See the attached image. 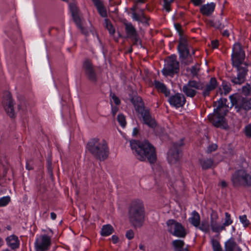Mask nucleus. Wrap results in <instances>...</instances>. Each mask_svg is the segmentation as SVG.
<instances>
[{"label": "nucleus", "instance_id": "obj_4", "mask_svg": "<svg viewBox=\"0 0 251 251\" xmlns=\"http://www.w3.org/2000/svg\"><path fill=\"white\" fill-rule=\"evenodd\" d=\"M146 212L143 201L138 199L132 200L128 207L129 221L135 228H140L145 221Z\"/></svg>", "mask_w": 251, "mask_h": 251}, {"label": "nucleus", "instance_id": "obj_5", "mask_svg": "<svg viewBox=\"0 0 251 251\" xmlns=\"http://www.w3.org/2000/svg\"><path fill=\"white\" fill-rule=\"evenodd\" d=\"M86 148L94 157L100 161H104L108 158L109 148L107 142L104 139L91 138L88 142Z\"/></svg>", "mask_w": 251, "mask_h": 251}, {"label": "nucleus", "instance_id": "obj_26", "mask_svg": "<svg viewBox=\"0 0 251 251\" xmlns=\"http://www.w3.org/2000/svg\"><path fill=\"white\" fill-rule=\"evenodd\" d=\"M182 91L186 97L191 98H194L198 93L197 90L189 87L186 84L183 86Z\"/></svg>", "mask_w": 251, "mask_h": 251}, {"label": "nucleus", "instance_id": "obj_54", "mask_svg": "<svg viewBox=\"0 0 251 251\" xmlns=\"http://www.w3.org/2000/svg\"><path fill=\"white\" fill-rule=\"evenodd\" d=\"M199 228L200 229V230L205 233L208 232L209 230L208 226L204 225L203 224H202L201 226H199Z\"/></svg>", "mask_w": 251, "mask_h": 251}, {"label": "nucleus", "instance_id": "obj_51", "mask_svg": "<svg viewBox=\"0 0 251 251\" xmlns=\"http://www.w3.org/2000/svg\"><path fill=\"white\" fill-rule=\"evenodd\" d=\"M211 227L212 230L215 233H219V226L217 225L216 222L212 223L211 224Z\"/></svg>", "mask_w": 251, "mask_h": 251}, {"label": "nucleus", "instance_id": "obj_3", "mask_svg": "<svg viewBox=\"0 0 251 251\" xmlns=\"http://www.w3.org/2000/svg\"><path fill=\"white\" fill-rule=\"evenodd\" d=\"M227 99L220 98L218 101V106L213 110V113L209 114L207 118L209 122L217 128L227 130L229 128L227 121L225 118L228 110L226 105Z\"/></svg>", "mask_w": 251, "mask_h": 251}, {"label": "nucleus", "instance_id": "obj_22", "mask_svg": "<svg viewBox=\"0 0 251 251\" xmlns=\"http://www.w3.org/2000/svg\"><path fill=\"white\" fill-rule=\"evenodd\" d=\"M154 86L159 92L163 94L165 97H169L170 90L168 89L164 83L158 80L154 81Z\"/></svg>", "mask_w": 251, "mask_h": 251}, {"label": "nucleus", "instance_id": "obj_43", "mask_svg": "<svg viewBox=\"0 0 251 251\" xmlns=\"http://www.w3.org/2000/svg\"><path fill=\"white\" fill-rule=\"evenodd\" d=\"M232 223L233 220L231 218V215L228 212H226L225 222L224 223V225L229 226L231 225Z\"/></svg>", "mask_w": 251, "mask_h": 251}, {"label": "nucleus", "instance_id": "obj_21", "mask_svg": "<svg viewBox=\"0 0 251 251\" xmlns=\"http://www.w3.org/2000/svg\"><path fill=\"white\" fill-rule=\"evenodd\" d=\"M97 8L98 12L103 18L107 16V11L103 2L101 0H91Z\"/></svg>", "mask_w": 251, "mask_h": 251}, {"label": "nucleus", "instance_id": "obj_39", "mask_svg": "<svg viewBox=\"0 0 251 251\" xmlns=\"http://www.w3.org/2000/svg\"><path fill=\"white\" fill-rule=\"evenodd\" d=\"M240 222L244 227H247L250 225V221L247 219L246 215H241L239 217Z\"/></svg>", "mask_w": 251, "mask_h": 251}, {"label": "nucleus", "instance_id": "obj_31", "mask_svg": "<svg viewBox=\"0 0 251 251\" xmlns=\"http://www.w3.org/2000/svg\"><path fill=\"white\" fill-rule=\"evenodd\" d=\"M236 244L233 238H230L225 244V251H233Z\"/></svg>", "mask_w": 251, "mask_h": 251}, {"label": "nucleus", "instance_id": "obj_55", "mask_svg": "<svg viewBox=\"0 0 251 251\" xmlns=\"http://www.w3.org/2000/svg\"><path fill=\"white\" fill-rule=\"evenodd\" d=\"M212 48L214 49H217L219 46V42L218 40H213L211 41Z\"/></svg>", "mask_w": 251, "mask_h": 251}, {"label": "nucleus", "instance_id": "obj_32", "mask_svg": "<svg viewBox=\"0 0 251 251\" xmlns=\"http://www.w3.org/2000/svg\"><path fill=\"white\" fill-rule=\"evenodd\" d=\"M104 24L105 27L108 30L109 34L111 35H113L115 33V29L110 20L108 19H105Z\"/></svg>", "mask_w": 251, "mask_h": 251}, {"label": "nucleus", "instance_id": "obj_35", "mask_svg": "<svg viewBox=\"0 0 251 251\" xmlns=\"http://www.w3.org/2000/svg\"><path fill=\"white\" fill-rule=\"evenodd\" d=\"M11 201V198L9 196H3L0 198V207L7 206Z\"/></svg>", "mask_w": 251, "mask_h": 251}, {"label": "nucleus", "instance_id": "obj_42", "mask_svg": "<svg viewBox=\"0 0 251 251\" xmlns=\"http://www.w3.org/2000/svg\"><path fill=\"white\" fill-rule=\"evenodd\" d=\"M110 97L111 98L110 101H111L112 102H114L116 105H119L120 104L121 100L114 93L111 92Z\"/></svg>", "mask_w": 251, "mask_h": 251}, {"label": "nucleus", "instance_id": "obj_1", "mask_svg": "<svg viewBox=\"0 0 251 251\" xmlns=\"http://www.w3.org/2000/svg\"><path fill=\"white\" fill-rule=\"evenodd\" d=\"M231 64L235 70L236 75H231L230 80L233 85H241L246 80L251 63L246 59L245 51L242 44L239 42L235 43L232 46Z\"/></svg>", "mask_w": 251, "mask_h": 251}, {"label": "nucleus", "instance_id": "obj_9", "mask_svg": "<svg viewBox=\"0 0 251 251\" xmlns=\"http://www.w3.org/2000/svg\"><path fill=\"white\" fill-rule=\"evenodd\" d=\"M82 70L85 76L90 81L94 83L97 82L99 68L93 65L91 60L86 58L83 61Z\"/></svg>", "mask_w": 251, "mask_h": 251}, {"label": "nucleus", "instance_id": "obj_19", "mask_svg": "<svg viewBox=\"0 0 251 251\" xmlns=\"http://www.w3.org/2000/svg\"><path fill=\"white\" fill-rule=\"evenodd\" d=\"M5 241L7 245L12 250H16L20 247V241L15 234L7 236L5 238Z\"/></svg>", "mask_w": 251, "mask_h": 251}, {"label": "nucleus", "instance_id": "obj_50", "mask_svg": "<svg viewBox=\"0 0 251 251\" xmlns=\"http://www.w3.org/2000/svg\"><path fill=\"white\" fill-rule=\"evenodd\" d=\"M195 52L196 50L193 49L192 52H190V56H189V59H187V61L185 62V65H189L193 62V56L195 54Z\"/></svg>", "mask_w": 251, "mask_h": 251}, {"label": "nucleus", "instance_id": "obj_48", "mask_svg": "<svg viewBox=\"0 0 251 251\" xmlns=\"http://www.w3.org/2000/svg\"><path fill=\"white\" fill-rule=\"evenodd\" d=\"M225 27V25L219 20L214 21V28L219 30H222Z\"/></svg>", "mask_w": 251, "mask_h": 251}, {"label": "nucleus", "instance_id": "obj_27", "mask_svg": "<svg viewBox=\"0 0 251 251\" xmlns=\"http://www.w3.org/2000/svg\"><path fill=\"white\" fill-rule=\"evenodd\" d=\"M186 84L189 87H191L193 89L194 88L196 90H201L203 88V83L201 81H197L195 80H189Z\"/></svg>", "mask_w": 251, "mask_h": 251}, {"label": "nucleus", "instance_id": "obj_15", "mask_svg": "<svg viewBox=\"0 0 251 251\" xmlns=\"http://www.w3.org/2000/svg\"><path fill=\"white\" fill-rule=\"evenodd\" d=\"M177 50L179 59L185 63L187 60L189 59V56H190V51L187 40H179Z\"/></svg>", "mask_w": 251, "mask_h": 251}, {"label": "nucleus", "instance_id": "obj_6", "mask_svg": "<svg viewBox=\"0 0 251 251\" xmlns=\"http://www.w3.org/2000/svg\"><path fill=\"white\" fill-rule=\"evenodd\" d=\"M131 101L136 112L142 118L144 123L151 128H155L157 123L154 118L152 117L150 109L145 106L142 98L138 96H134L131 98Z\"/></svg>", "mask_w": 251, "mask_h": 251}, {"label": "nucleus", "instance_id": "obj_20", "mask_svg": "<svg viewBox=\"0 0 251 251\" xmlns=\"http://www.w3.org/2000/svg\"><path fill=\"white\" fill-rule=\"evenodd\" d=\"M215 7L216 4L214 2L207 3L201 6L200 11L203 16H210L214 12Z\"/></svg>", "mask_w": 251, "mask_h": 251}, {"label": "nucleus", "instance_id": "obj_49", "mask_svg": "<svg viewBox=\"0 0 251 251\" xmlns=\"http://www.w3.org/2000/svg\"><path fill=\"white\" fill-rule=\"evenodd\" d=\"M110 105L111 107V113L113 117H115L117 113L119 110V108L117 106L118 105L114 106L112 101H111Z\"/></svg>", "mask_w": 251, "mask_h": 251}, {"label": "nucleus", "instance_id": "obj_29", "mask_svg": "<svg viewBox=\"0 0 251 251\" xmlns=\"http://www.w3.org/2000/svg\"><path fill=\"white\" fill-rule=\"evenodd\" d=\"M69 7L72 16V18L74 22H78V21H79V20H80V18L78 15L77 7L75 6V4L73 3H71L69 5Z\"/></svg>", "mask_w": 251, "mask_h": 251}, {"label": "nucleus", "instance_id": "obj_38", "mask_svg": "<svg viewBox=\"0 0 251 251\" xmlns=\"http://www.w3.org/2000/svg\"><path fill=\"white\" fill-rule=\"evenodd\" d=\"M211 244L213 251H222L221 246L218 241L212 239L211 240Z\"/></svg>", "mask_w": 251, "mask_h": 251}, {"label": "nucleus", "instance_id": "obj_59", "mask_svg": "<svg viewBox=\"0 0 251 251\" xmlns=\"http://www.w3.org/2000/svg\"><path fill=\"white\" fill-rule=\"evenodd\" d=\"M25 168L26 170L29 171L32 170L33 169V166L30 164V162L28 161H26L25 164Z\"/></svg>", "mask_w": 251, "mask_h": 251}, {"label": "nucleus", "instance_id": "obj_30", "mask_svg": "<svg viewBox=\"0 0 251 251\" xmlns=\"http://www.w3.org/2000/svg\"><path fill=\"white\" fill-rule=\"evenodd\" d=\"M138 5L133 2V6L129 9V11L127 12L128 14L131 16L133 21L139 20L138 18V13L136 12Z\"/></svg>", "mask_w": 251, "mask_h": 251}, {"label": "nucleus", "instance_id": "obj_46", "mask_svg": "<svg viewBox=\"0 0 251 251\" xmlns=\"http://www.w3.org/2000/svg\"><path fill=\"white\" fill-rule=\"evenodd\" d=\"M190 71L192 75L196 76L199 72V68H198L197 65L196 64L191 67Z\"/></svg>", "mask_w": 251, "mask_h": 251}, {"label": "nucleus", "instance_id": "obj_7", "mask_svg": "<svg viewBox=\"0 0 251 251\" xmlns=\"http://www.w3.org/2000/svg\"><path fill=\"white\" fill-rule=\"evenodd\" d=\"M231 107H234L236 112L244 116L251 110V98L244 97L238 93H235L229 97Z\"/></svg>", "mask_w": 251, "mask_h": 251}, {"label": "nucleus", "instance_id": "obj_47", "mask_svg": "<svg viewBox=\"0 0 251 251\" xmlns=\"http://www.w3.org/2000/svg\"><path fill=\"white\" fill-rule=\"evenodd\" d=\"M18 108L20 110H21L24 113H25L28 110L26 102H21L18 105Z\"/></svg>", "mask_w": 251, "mask_h": 251}, {"label": "nucleus", "instance_id": "obj_53", "mask_svg": "<svg viewBox=\"0 0 251 251\" xmlns=\"http://www.w3.org/2000/svg\"><path fill=\"white\" fill-rule=\"evenodd\" d=\"M134 236V233L132 230L130 229L126 231V238L128 239L129 240H131L133 238Z\"/></svg>", "mask_w": 251, "mask_h": 251}, {"label": "nucleus", "instance_id": "obj_23", "mask_svg": "<svg viewBox=\"0 0 251 251\" xmlns=\"http://www.w3.org/2000/svg\"><path fill=\"white\" fill-rule=\"evenodd\" d=\"M185 243L183 240L176 239L172 242L174 251H189L187 248H184Z\"/></svg>", "mask_w": 251, "mask_h": 251}, {"label": "nucleus", "instance_id": "obj_17", "mask_svg": "<svg viewBox=\"0 0 251 251\" xmlns=\"http://www.w3.org/2000/svg\"><path fill=\"white\" fill-rule=\"evenodd\" d=\"M186 101L184 96L179 93H177L174 95L170 97L168 102L170 104L176 108L183 107Z\"/></svg>", "mask_w": 251, "mask_h": 251}, {"label": "nucleus", "instance_id": "obj_8", "mask_svg": "<svg viewBox=\"0 0 251 251\" xmlns=\"http://www.w3.org/2000/svg\"><path fill=\"white\" fill-rule=\"evenodd\" d=\"M233 186L251 187V175L243 169L235 171L231 176Z\"/></svg>", "mask_w": 251, "mask_h": 251}, {"label": "nucleus", "instance_id": "obj_44", "mask_svg": "<svg viewBox=\"0 0 251 251\" xmlns=\"http://www.w3.org/2000/svg\"><path fill=\"white\" fill-rule=\"evenodd\" d=\"M164 4L163 7L167 12H170L171 10V4L173 2L171 0H163Z\"/></svg>", "mask_w": 251, "mask_h": 251}, {"label": "nucleus", "instance_id": "obj_16", "mask_svg": "<svg viewBox=\"0 0 251 251\" xmlns=\"http://www.w3.org/2000/svg\"><path fill=\"white\" fill-rule=\"evenodd\" d=\"M129 39L133 45H137L141 41L137 29L131 22L126 21V39Z\"/></svg>", "mask_w": 251, "mask_h": 251}, {"label": "nucleus", "instance_id": "obj_40", "mask_svg": "<svg viewBox=\"0 0 251 251\" xmlns=\"http://www.w3.org/2000/svg\"><path fill=\"white\" fill-rule=\"evenodd\" d=\"M117 121L120 126L125 128L126 126V117L123 114H120L117 116Z\"/></svg>", "mask_w": 251, "mask_h": 251}, {"label": "nucleus", "instance_id": "obj_62", "mask_svg": "<svg viewBox=\"0 0 251 251\" xmlns=\"http://www.w3.org/2000/svg\"><path fill=\"white\" fill-rule=\"evenodd\" d=\"M147 0H135L134 2L138 5L139 4H144L146 2Z\"/></svg>", "mask_w": 251, "mask_h": 251}, {"label": "nucleus", "instance_id": "obj_60", "mask_svg": "<svg viewBox=\"0 0 251 251\" xmlns=\"http://www.w3.org/2000/svg\"><path fill=\"white\" fill-rule=\"evenodd\" d=\"M111 239L113 244H116L118 242V237L116 235H113L111 237Z\"/></svg>", "mask_w": 251, "mask_h": 251}, {"label": "nucleus", "instance_id": "obj_45", "mask_svg": "<svg viewBox=\"0 0 251 251\" xmlns=\"http://www.w3.org/2000/svg\"><path fill=\"white\" fill-rule=\"evenodd\" d=\"M218 146L216 144L212 143L210 144L207 148V152L211 153L212 152L215 151L217 150Z\"/></svg>", "mask_w": 251, "mask_h": 251}, {"label": "nucleus", "instance_id": "obj_11", "mask_svg": "<svg viewBox=\"0 0 251 251\" xmlns=\"http://www.w3.org/2000/svg\"><path fill=\"white\" fill-rule=\"evenodd\" d=\"M184 138L173 143L172 148L169 150L167 159L170 164H174L178 162L181 158L182 147L183 146Z\"/></svg>", "mask_w": 251, "mask_h": 251}, {"label": "nucleus", "instance_id": "obj_57", "mask_svg": "<svg viewBox=\"0 0 251 251\" xmlns=\"http://www.w3.org/2000/svg\"><path fill=\"white\" fill-rule=\"evenodd\" d=\"M48 171L49 174H52V170L51 168V161L48 160V165H47Z\"/></svg>", "mask_w": 251, "mask_h": 251}, {"label": "nucleus", "instance_id": "obj_18", "mask_svg": "<svg viewBox=\"0 0 251 251\" xmlns=\"http://www.w3.org/2000/svg\"><path fill=\"white\" fill-rule=\"evenodd\" d=\"M218 84L217 79L215 77H211L205 86H203V88L202 90L203 91L201 93L202 97L204 98L209 97L211 92L217 88Z\"/></svg>", "mask_w": 251, "mask_h": 251}, {"label": "nucleus", "instance_id": "obj_52", "mask_svg": "<svg viewBox=\"0 0 251 251\" xmlns=\"http://www.w3.org/2000/svg\"><path fill=\"white\" fill-rule=\"evenodd\" d=\"M214 19H206L205 23L208 27L214 28Z\"/></svg>", "mask_w": 251, "mask_h": 251}, {"label": "nucleus", "instance_id": "obj_37", "mask_svg": "<svg viewBox=\"0 0 251 251\" xmlns=\"http://www.w3.org/2000/svg\"><path fill=\"white\" fill-rule=\"evenodd\" d=\"M75 22V24H76L77 27L80 30L82 34L87 36L89 34V32L88 30L82 26V24L81 23V19L79 20V21Z\"/></svg>", "mask_w": 251, "mask_h": 251}, {"label": "nucleus", "instance_id": "obj_58", "mask_svg": "<svg viewBox=\"0 0 251 251\" xmlns=\"http://www.w3.org/2000/svg\"><path fill=\"white\" fill-rule=\"evenodd\" d=\"M218 185L221 186L222 188H225L227 186V183L225 180H222L218 183Z\"/></svg>", "mask_w": 251, "mask_h": 251}, {"label": "nucleus", "instance_id": "obj_2", "mask_svg": "<svg viewBox=\"0 0 251 251\" xmlns=\"http://www.w3.org/2000/svg\"><path fill=\"white\" fill-rule=\"evenodd\" d=\"M130 147L138 159L141 161H148L154 164L157 160L155 147L147 140L130 141Z\"/></svg>", "mask_w": 251, "mask_h": 251}, {"label": "nucleus", "instance_id": "obj_61", "mask_svg": "<svg viewBox=\"0 0 251 251\" xmlns=\"http://www.w3.org/2000/svg\"><path fill=\"white\" fill-rule=\"evenodd\" d=\"M139 133V130L137 127H134L132 131V135L133 136H136L138 135Z\"/></svg>", "mask_w": 251, "mask_h": 251}, {"label": "nucleus", "instance_id": "obj_14", "mask_svg": "<svg viewBox=\"0 0 251 251\" xmlns=\"http://www.w3.org/2000/svg\"><path fill=\"white\" fill-rule=\"evenodd\" d=\"M2 103L7 114L11 118L16 116L14 109L13 100L11 94L8 92L4 93Z\"/></svg>", "mask_w": 251, "mask_h": 251}, {"label": "nucleus", "instance_id": "obj_41", "mask_svg": "<svg viewBox=\"0 0 251 251\" xmlns=\"http://www.w3.org/2000/svg\"><path fill=\"white\" fill-rule=\"evenodd\" d=\"M244 133L247 138L251 139V124H249L244 127Z\"/></svg>", "mask_w": 251, "mask_h": 251}, {"label": "nucleus", "instance_id": "obj_34", "mask_svg": "<svg viewBox=\"0 0 251 251\" xmlns=\"http://www.w3.org/2000/svg\"><path fill=\"white\" fill-rule=\"evenodd\" d=\"M222 86L224 91V94L226 95L231 90V85L230 83L226 80H223L222 83Z\"/></svg>", "mask_w": 251, "mask_h": 251}, {"label": "nucleus", "instance_id": "obj_25", "mask_svg": "<svg viewBox=\"0 0 251 251\" xmlns=\"http://www.w3.org/2000/svg\"><path fill=\"white\" fill-rule=\"evenodd\" d=\"M200 216L199 213L194 210L192 212V216L189 219V222L194 226L198 227L200 224Z\"/></svg>", "mask_w": 251, "mask_h": 251}, {"label": "nucleus", "instance_id": "obj_56", "mask_svg": "<svg viewBox=\"0 0 251 251\" xmlns=\"http://www.w3.org/2000/svg\"><path fill=\"white\" fill-rule=\"evenodd\" d=\"M195 6H200L204 1L203 0H191Z\"/></svg>", "mask_w": 251, "mask_h": 251}, {"label": "nucleus", "instance_id": "obj_28", "mask_svg": "<svg viewBox=\"0 0 251 251\" xmlns=\"http://www.w3.org/2000/svg\"><path fill=\"white\" fill-rule=\"evenodd\" d=\"M114 231L113 227L109 224L102 226L101 230V235L102 236H108L111 235Z\"/></svg>", "mask_w": 251, "mask_h": 251}, {"label": "nucleus", "instance_id": "obj_24", "mask_svg": "<svg viewBox=\"0 0 251 251\" xmlns=\"http://www.w3.org/2000/svg\"><path fill=\"white\" fill-rule=\"evenodd\" d=\"M199 162L202 169L206 170L210 169L212 167L214 164V160L211 158H201L199 159Z\"/></svg>", "mask_w": 251, "mask_h": 251}, {"label": "nucleus", "instance_id": "obj_36", "mask_svg": "<svg viewBox=\"0 0 251 251\" xmlns=\"http://www.w3.org/2000/svg\"><path fill=\"white\" fill-rule=\"evenodd\" d=\"M174 26L179 36V40H182V39H187L186 38L183 37V31L182 29L181 25L179 23H175L174 24Z\"/></svg>", "mask_w": 251, "mask_h": 251}, {"label": "nucleus", "instance_id": "obj_33", "mask_svg": "<svg viewBox=\"0 0 251 251\" xmlns=\"http://www.w3.org/2000/svg\"><path fill=\"white\" fill-rule=\"evenodd\" d=\"M139 11L141 12V14H138V18L139 20H137L136 21L142 24L148 23L149 19L145 14L144 12V10L143 9H140Z\"/></svg>", "mask_w": 251, "mask_h": 251}, {"label": "nucleus", "instance_id": "obj_10", "mask_svg": "<svg viewBox=\"0 0 251 251\" xmlns=\"http://www.w3.org/2000/svg\"><path fill=\"white\" fill-rule=\"evenodd\" d=\"M176 55L172 54L168 58V60L162 70V75L165 76L173 77L179 71V63L176 59Z\"/></svg>", "mask_w": 251, "mask_h": 251}, {"label": "nucleus", "instance_id": "obj_12", "mask_svg": "<svg viewBox=\"0 0 251 251\" xmlns=\"http://www.w3.org/2000/svg\"><path fill=\"white\" fill-rule=\"evenodd\" d=\"M167 225L169 232L173 236L178 238H185L187 232L183 225L174 219L167 221Z\"/></svg>", "mask_w": 251, "mask_h": 251}, {"label": "nucleus", "instance_id": "obj_13", "mask_svg": "<svg viewBox=\"0 0 251 251\" xmlns=\"http://www.w3.org/2000/svg\"><path fill=\"white\" fill-rule=\"evenodd\" d=\"M51 244V238L47 234L41 235L36 237L34 242L35 251H48Z\"/></svg>", "mask_w": 251, "mask_h": 251}, {"label": "nucleus", "instance_id": "obj_64", "mask_svg": "<svg viewBox=\"0 0 251 251\" xmlns=\"http://www.w3.org/2000/svg\"><path fill=\"white\" fill-rule=\"evenodd\" d=\"M50 218L52 220H54L56 218V214L54 212L50 213Z\"/></svg>", "mask_w": 251, "mask_h": 251}, {"label": "nucleus", "instance_id": "obj_63", "mask_svg": "<svg viewBox=\"0 0 251 251\" xmlns=\"http://www.w3.org/2000/svg\"><path fill=\"white\" fill-rule=\"evenodd\" d=\"M222 35L224 37H228L229 36V33L228 30H225L222 33Z\"/></svg>", "mask_w": 251, "mask_h": 251}]
</instances>
